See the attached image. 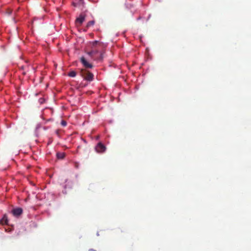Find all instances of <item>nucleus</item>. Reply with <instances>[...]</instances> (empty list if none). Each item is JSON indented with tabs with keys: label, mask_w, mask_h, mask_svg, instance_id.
<instances>
[{
	"label": "nucleus",
	"mask_w": 251,
	"mask_h": 251,
	"mask_svg": "<svg viewBox=\"0 0 251 251\" xmlns=\"http://www.w3.org/2000/svg\"><path fill=\"white\" fill-rule=\"evenodd\" d=\"M80 74L86 80L90 82L94 80V75L86 69H81L80 72Z\"/></svg>",
	"instance_id": "1"
},
{
	"label": "nucleus",
	"mask_w": 251,
	"mask_h": 251,
	"mask_svg": "<svg viewBox=\"0 0 251 251\" xmlns=\"http://www.w3.org/2000/svg\"><path fill=\"white\" fill-rule=\"evenodd\" d=\"M86 15L80 14L79 16L75 20V24L77 26H80L85 21Z\"/></svg>",
	"instance_id": "2"
},
{
	"label": "nucleus",
	"mask_w": 251,
	"mask_h": 251,
	"mask_svg": "<svg viewBox=\"0 0 251 251\" xmlns=\"http://www.w3.org/2000/svg\"><path fill=\"white\" fill-rule=\"evenodd\" d=\"M95 150L98 153H102L104 152L106 150V147L103 144H102L101 142H100L95 147Z\"/></svg>",
	"instance_id": "3"
},
{
	"label": "nucleus",
	"mask_w": 251,
	"mask_h": 251,
	"mask_svg": "<svg viewBox=\"0 0 251 251\" xmlns=\"http://www.w3.org/2000/svg\"><path fill=\"white\" fill-rule=\"evenodd\" d=\"M80 62L83 64L84 67L87 69V68H92L93 66L92 64L89 63L87 61V60L85 59L84 57L82 56L80 58Z\"/></svg>",
	"instance_id": "4"
},
{
	"label": "nucleus",
	"mask_w": 251,
	"mask_h": 251,
	"mask_svg": "<svg viewBox=\"0 0 251 251\" xmlns=\"http://www.w3.org/2000/svg\"><path fill=\"white\" fill-rule=\"evenodd\" d=\"M12 214L15 217H18L23 213V209L20 207L14 208L11 211Z\"/></svg>",
	"instance_id": "5"
},
{
	"label": "nucleus",
	"mask_w": 251,
	"mask_h": 251,
	"mask_svg": "<svg viewBox=\"0 0 251 251\" xmlns=\"http://www.w3.org/2000/svg\"><path fill=\"white\" fill-rule=\"evenodd\" d=\"M0 224L1 225H8V219L6 214H4L2 218L0 220Z\"/></svg>",
	"instance_id": "6"
},
{
	"label": "nucleus",
	"mask_w": 251,
	"mask_h": 251,
	"mask_svg": "<svg viewBox=\"0 0 251 251\" xmlns=\"http://www.w3.org/2000/svg\"><path fill=\"white\" fill-rule=\"evenodd\" d=\"M99 51L97 50H93L87 52V54L93 59H96V55L98 53Z\"/></svg>",
	"instance_id": "7"
},
{
	"label": "nucleus",
	"mask_w": 251,
	"mask_h": 251,
	"mask_svg": "<svg viewBox=\"0 0 251 251\" xmlns=\"http://www.w3.org/2000/svg\"><path fill=\"white\" fill-rule=\"evenodd\" d=\"M56 156L58 159H63L65 156V153L64 152H58Z\"/></svg>",
	"instance_id": "8"
},
{
	"label": "nucleus",
	"mask_w": 251,
	"mask_h": 251,
	"mask_svg": "<svg viewBox=\"0 0 251 251\" xmlns=\"http://www.w3.org/2000/svg\"><path fill=\"white\" fill-rule=\"evenodd\" d=\"M76 73L74 71H72L68 73V76L72 77H75L76 76Z\"/></svg>",
	"instance_id": "9"
},
{
	"label": "nucleus",
	"mask_w": 251,
	"mask_h": 251,
	"mask_svg": "<svg viewBox=\"0 0 251 251\" xmlns=\"http://www.w3.org/2000/svg\"><path fill=\"white\" fill-rule=\"evenodd\" d=\"M95 24V21H89V22H88L87 24V27H89L92 25H93Z\"/></svg>",
	"instance_id": "10"
},
{
	"label": "nucleus",
	"mask_w": 251,
	"mask_h": 251,
	"mask_svg": "<svg viewBox=\"0 0 251 251\" xmlns=\"http://www.w3.org/2000/svg\"><path fill=\"white\" fill-rule=\"evenodd\" d=\"M61 124L62 126H65L67 125V122L64 120H62L61 122Z\"/></svg>",
	"instance_id": "11"
},
{
	"label": "nucleus",
	"mask_w": 251,
	"mask_h": 251,
	"mask_svg": "<svg viewBox=\"0 0 251 251\" xmlns=\"http://www.w3.org/2000/svg\"><path fill=\"white\" fill-rule=\"evenodd\" d=\"M82 5L84 4V2L83 0H79Z\"/></svg>",
	"instance_id": "12"
},
{
	"label": "nucleus",
	"mask_w": 251,
	"mask_h": 251,
	"mask_svg": "<svg viewBox=\"0 0 251 251\" xmlns=\"http://www.w3.org/2000/svg\"><path fill=\"white\" fill-rule=\"evenodd\" d=\"M11 13H12L11 10H10L9 11H8V14L9 15H10Z\"/></svg>",
	"instance_id": "13"
},
{
	"label": "nucleus",
	"mask_w": 251,
	"mask_h": 251,
	"mask_svg": "<svg viewBox=\"0 0 251 251\" xmlns=\"http://www.w3.org/2000/svg\"><path fill=\"white\" fill-rule=\"evenodd\" d=\"M73 5L74 6H76V4L75 3H73Z\"/></svg>",
	"instance_id": "14"
},
{
	"label": "nucleus",
	"mask_w": 251,
	"mask_h": 251,
	"mask_svg": "<svg viewBox=\"0 0 251 251\" xmlns=\"http://www.w3.org/2000/svg\"><path fill=\"white\" fill-rule=\"evenodd\" d=\"M89 251H96L95 250H92V249H91Z\"/></svg>",
	"instance_id": "15"
},
{
	"label": "nucleus",
	"mask_w": 251,
	"mask_h": 251,
	"mask_svg": "<svg viewBox=\"0 0 251 251\" xmlns=\"http://www.w3.org/2000/svg\"><path fill=\"white\" fill-rule=\"evenodd\" d=\"M21 69H24V67H23V66H22V67H21Z\"/></svg>",
	"instance_id": "16"
},
{
	"label": "nucleus",
	"mask_w": 251,
	"mask_h": 251,
	"mask_svg": "<svg viewBox=\"0 0 251 251\" xmlns=\"http://www.w3.org/2000/svg\"><path fill=\"white\" fill-rule=\"evenodd\" d=\"M97 43V41H95L94 44H96Z\"/></svg>",
	"instance_id": "17"
},
{
	"label": "nucleus",
	"mask_w": 251,
	"mask_h": 251,
	"mask_svg": "<svg viewBox=\"0 0 251 251\" xmlns=\"http://www.w3.org/2000/svg\"><path fill=\"white\" fill-rule=\"evenodd\" d=\"M102 56H101V54H100V58H102Z\"/></svg>",
	"instance_id": "18"
},
{
	"label": "nucleus",
	"mask_w": 251,
	"mask_h": 251,
	"mask_svg": "<svg viewBox=\"0 0 251 251\" xmlns=\"http://www.w3.org/2000/svg\"><path fill=\"white\" fill-rule=\"evenodd\" d=\"M23 74L24 75H25V72H23Z\"/></svg>",
	"instance_id": "19"
}]
</instances>
